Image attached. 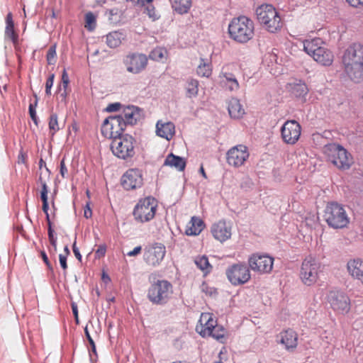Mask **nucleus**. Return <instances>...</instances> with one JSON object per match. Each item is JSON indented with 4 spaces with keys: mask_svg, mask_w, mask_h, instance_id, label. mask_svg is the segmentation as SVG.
Returning a JSON list of instances; mask_svg holds the SVG:
<instances>
[{
    "mask_svg": "<svg viewBox=\"0 0 363 363\" xmlns=\"http://www.w3.org/2000/svg\"><path fill=\"white\" fill-rule=\"evenodd\" d=\"M132 1L134 4L140 6H144L145 4H150L152 0H130Z\"/></svg>",
    "mask_w": 363,
    "mask_h": 363,
    "instance_id": "nucleus-56",
    "label": "nucleus"
},
{
    "mask_svg": "<svg viewBox=\"0 0 363 363\" xmlns=\"http://www.w3.org/2000/svg\"><path fill=\"white\" fill-rule=\"evenodd\" d=\"M157 207V201L152 196L140 199L133 211L134 219L142 223L150 221L155 216Z\"/></svg>",
    "mask_w": 363,
    "mask_h": 363,
    "instance_id": "nucleus-9",
    "label": "nucleus"
},
{
    "mask_svg": "<svg viewBox=\"0 0 363 363\" xmlns=\"http://www.w3.org/2000/svg\"><path fill=\"white\" fill-rule=\"evenodd\" d=\"M197 74L201 77H208L211 74V66L210 63L206 62L203 59L196 69Z\"/></svg>",
    "mask_w": 363,
    "mask_h": 363,
    "instance_id": "nucleus-36",
    "label": "nucleus"
},
{
    "mask_svg": "<svg viewBox=\"0 0 363 363\" xmlns=\"http://www.w3.org/2000/svg\"><path fill=\"white\" fill-rule=\"evenodd\" d=\"M344 71L351 81H363V45L358 43L351 44L342 57Z\"/></svg>",
    "mask_w": 363,
    "mask_h": 363,
    "instance_id": "nucleus-1",
    "label": "nucleus"
},
{
    "mask_svg": "<svg viewBox=\"0 0 363 363\" xmlns=\"http://www.w3.org/2000/svg\"><path fill=\"white\" fill-rule=\"evenodd\" d=\"M327 302L336 314L345 315L350 311V298L343 291L335 290L329 291L327 294Z\"/></svg>",
    "mask_w": 363,
    "mask_h": 363,
    "instance_id": "nucleus-11",
    "label": "nucleus"
},
{
    "mask_svg": "<svg viewBox=\"0 0 363 363\" xmlns=\"http://www.w3.org/2000/svg\"><path fill=\"white\" fill-rule=\"evenodd\" d=\"M328 160L340 169H348L352 164L351 155L345 148L335 143L325 147Z\"/></svg>",
    "mask_w": 363,
    "mask_h": 363,
    "instance_id": "nucleus-8",
    "label": "nucleus"
},
{
    "mask_svg": "<svg viewBox=\"0 0 363 363\" xmlns=\"http://www.w3.org/2000/svg\"><path fill=\"white\" fill-rule=\"evenodd\" d=\"M250 153L247 146L238 145L227 152V162L229 165L239 167L248 159Z\"/></svg>",
    "mask_w": 363,
    "mask_h": 363,
    "instance_id": "nucleus-16",
    "label": "nucleus"
},
{
    "mask_svg": "<svg viewBox=\"0 0 363 363\" xmlns=\"http://www.w3.org/2000/svg\"><path fill=\"white\" fill-rule=\"evenodd\" d=\"M40 256H41L43 262L48 267V268L52 271L53 269L52 266L48 259L46 252L44 250L40 251Z\"/></svg>",
    "mask_w": 363,
    "mask_h": 363,
    "instance_id": "nucleus-49",
    "label": "nucleus"
},
{
    "mask_svg": "<svg viewBox=\"0 0 363 363\" xmlns=\"http://www.w3.org/2000/svg\"><path fill=\"white\" fill-rule=\"evenodd\" d=\"M84 216L86 218H89L92 216V211L89 206V203H87L84 211Z\"/></svg>",
    "mask_w": 363,
    "mask_h": 363,
    "instance_id": "nucleus-54",
    "label": "nucleus"
},
{
    "mask_svg": "<svg viewBox=\"0 0 363 363\" xmlns=\"http://www.w3.org/2000/svg\"><path fill=\"white\" fill-rule=\"evenodd\" d=\"M40 199L42 200L43 203H48V194L40 193Z\"/></svg>",
    "mask_w": 363,
    "mask_h": 363,
    "instance_id": "nucleus-62",
    "label": "nucleus"
},
{
    "mask_svg": "<svg viewBox=\"0 0 363 363\" xmlns=\"http://www.w3.org/2000/svg\"><path fill=\"white\" fill-rule=\"evenodd\" d=\"M56 236L54 234V230H50V232H48V238H49V240L51 239V238H54Z\"/></svg>",
    "mask_w": 363,
    "mask_h": 363,
    "instance_id": "nucleus-63",
    "label": "nucleus"
},
{
    "mask_svg": "<svg viewBox=\"0 0 363 363\" xmlns=\"http://www.w3.org/2000/svg\"><path fill=\"white\" fill-rule=\"evenodd\" d=\"M195 264L198 268L206 272H209L212 267L209 264L208 259L206 256H199L195 259Z\"/></svg>",
    "mask_w": 363,
    "mask_h": 363,
    "instance_id": "nucleus-35",
    "label": "nucleus"
},
{
    "mask_svg": "<svg viewBox=\"0 0 363 363\" xmlns=\"http://www.w3.org/2000/svg\"><path fill=\"white\" fill-rule=\"evenodd\" d=\"M156 133L158 136L170 140L175 133L174 124L172 122L158 121L156 124Z\"/></svg>",
    "mask_w": 363,
    "mask_h": 363,
    "instance_id": "nucleus-23",
    "label": "nucleus"
},
{
    "mask_svg": "<svg viewBox=\"0 0 363 363\" xmlns=\"http://www.w3.org/2000/svg\"><path fill=\"white\" fill-rule=\"evenodd\" d=\"M313 60L323 66H330L333 62V52L326 48H323L313 57Z\"/></svg>",
    "mask_w": 363,
    "mask_h": 363,
    "instance_id": "nucleus-29",
    "label": "nucleus"
},
{
    "mask_svg": "<svg viewBox=\"0 0 363 363\" xmlns=\"http://www.w3.org/2000/svg\"><path fill=\"white\" fill-rule=\"evenodd\" d=\"M6 28L4 35L5 37L11 40L13 44H16L18 41V35L16 33L14 29V22L13 16L9 12L6 16Z\"/></svg>",
    "mask_w": 363,
    "mask_h": 363,
    "instance_id": "nucleus-28",
    "label": "nucleus"
},
{
    "mask_svg": "<svg viewBox=\"0 0 363 363\" xmlns=\"http://www.w3.org/2000/svg\"><path fill=\"white\" fill-rule=\"evenodd\" d=\"M144 111L135 106H128L123 110L122 113L110 116L106 118L103 123L102 132L108 129L115 130L114 133L119 135L123 133L127 125H133L144 118Z\"/></svg>",
    "mask_w": 363,
    "mask_h": 363,
    "instance_id": "nucleus-2",
    "label": "nucleus"
},
{
    "mask_svg": "<svg viewBox=\"0 0 363 363\" xmlns=\"http://www.w3.org/2000/svg\"><path fill=\"white\" fill-rule=\"evenodd\" d=\"M55 74H51L46 80L45 82V94L47 95L51 94V88L53 86Z\"/></svg>",
    "mask_w": 363,
    "mask_h": 363,
    "instance_id": "nucleus-42",
    "label": "nucleus"
},
{
    "mask_svg": "<svg viewBox=\"0 0 363 363\" xmlns=\"http://www.w3.org/2000/svg\"><path fill=\"white\" fill-rule=\"evenodd\" d=\"M60 172L61 176L63 178H66L67 177L68 170H67V167L65 165V159L64 158L60 161Z\"/></svg>",
    "mask_w": 363,
    "mask_h": 363,
    "instance_id": "nucleus-48",
    "label": "nucleus"
},
{
    "mask_svg": "<svg viewBox=\"0 0 363 363\" xmlns=\"http://www.w3.org/2000/svg\"><path fill=\"white\" fill-rule=\"evenodd\" d=\"M39 182H40L41 186H42L40 193L48 194V186L46 184V182L43 180L41 176H40V177H39Z\"/></svg>",
    "mask_w": 363,
    "mask_h": 363,
    "instance_id": "nucleus-57",
    "label": "nucleus"
},
{
    "mask_svg": "<svg viewBox=\"0 0 363 363\" xmlns=\"http://www.w3.org/2000/svg\"><path fill=\"white\" fill-rule=\"evenodd\" d=\"M84 333H85V336L91 346V351L96 354V345H95V343H94V340L92 339V337H91L90 334H89V332L88 330V328L87 327H86L84 328Z\"/></svg>",
    "mask_w": 363,
    "mask_h": 363,
    "instance_id": "nucleus-43",
    "label": "nucleus"
},
{
    "mask_svg": "<svg viewBox=\"0 0 363 363\" xmlns=\"http://www.w3.org/2000/svg\"><path fill=\"white\" fill-rule=\"evenodd\" d=\"M165 254V246L162 243L155 242L145 248L143 259L148 265L157 267L163 260Z\"/></svg>",
    "mask_w": 363,
    "mask_h": 363,
    "instance_id": "nucleus-14",
    "label": "nucleus"
},
{
    "mask_svg": "<svg viewBox=\"0 0 363 363\" xmlns=\"http://www.w3.org/2000/svg\"><path fill=\"white\" fill-rule=\"evenodd\" d=\"M228 281L234 286L247 283L251 278L249 267L245 263L233 264L226 269Z\"/></svg>",
    "mask_w": 363,
    "mask_h": 363,
    "instance_id": "nucleus-12",
    "label": "nucleus"
},
{
    "mask_svg": "<svg viewBox=\"0 0 363 363\" xmlns=\"http://www.w3.org/2000/svg\"><path fill=\"white\" fill-rule=\"evenodd\" d=\"M204 222L198 217H192L191 220V226L186 230V233L188 235H197L204 228Z\"/></svg>",
    "mask_w": 363,
    "mask_h": 363,
    "instance_id": "nucleus-31",
    "label": "nucleus"
},
{
    "mask_svg": "<svg viewBox=\"0 0 363 363\" xmlns=\"http://www.w3.org/2000/svg\"><path fill=\"white\" fill-rule=\"evenodd\" d=\"M72 313L74 315L76 322L78 323V308L76 303L72 302L71 304Z\"/></svg>",
    "mask_w": 363,
    "mask_h": 363,
    "instance_id": "nucleus-58",
    "label": "nucleus"
},
{
    "mask_svg": "<svg viewBox=\"0 0 363 363\" xmlns=\"http://www.w3.org/2000/svg\"><path fill=\"white\" fill-rule=\"evenodd\" d=\"M72 250H73V252H74V256L76 257V258L79 261L81 262L82 261V255L80 254V252H79L78 247H77L76 241H74V242L72 245Z\"/></svg>",
    "mask_w": 363,
    "mask_h": 363,
    "instance_id": "nucleus-53",
    "label": "nucleus"
},
{
    "mask_svg": "<svg viewBox=\"0 0 363 363\" xmlns=\"http://www.w3.org/2000/svg\"><path fill=\"white\" fill-rule=\"evenodd\" d=\"M347 2L352 7H357L363 5V0H346Z\"/></svg>",
    "mask_w": 363,
    "mask_h": 363,
    "instance_id": "nucleus-55",
    "label": "nucleus"
},
{
    "mask_svg": "<svg viewBox=\"0 0 363 363\" xmlns=\"http://www.w3.org/2000/svg\"><path fill=\"white\" fill-rule=\"evenodd\" d=\"M62 85H63V88H64L65 91L63 93L61 94V96L63 97H65L66 94H67L66 89L67 88L69 82V77H68L67 73L65 69H64L62 74Z\"/></svg>",
    "mask_w": 363,
    "mask_h": 363,
    "instance_id": "nucleus-44",
    "label": "nucleus"
},
{
    "mask_svg": "<svg viewBox=\"0 0 363 363\" xmlns=\"http://www.w3.org/2000/svg\"><path fill=\"white\" fill-rule=\"evenodd\" d=\"M43 167H45V169H46V171L50 174V170L48 169V168L46 167V163L41 158L39 161V168L40 169H42Z\"/></svg>",
    "mask_w": 363,
    "mask_h": 363,
    "instance_id": "nucleus-61",
    "label": "nucleus"
},
{
    "mask_svg": "<svg viewBox=\"0 0 363 363\" xmlns=\"http://www.w3.org/2000/svg\"><path fill=\"white\" fill-rule=\"evenodd\" d=\"M42 208H43V212L45 213V216H50L49 215V213H48V210H49V205H48V203H43V206H42Z\"/></svg>",
    "mask_w": 363,
    "mask_h": 363,
    "instance_id": "nucleus-59",
    "label": "nucleus"
},
{
    "mask_svg": "<svg viewBox=\"0 0 363 363\" xmlns=\"http://www.w3.org/2000/svg\"><path fill=\"white\" fill-rule=\"evenodd\" d=\"M60 264L61 267L65 271L67 269V257L62 254L59 255Z\"/></svg>",
    "mask_w": 363,
    "mask_h": 363,
    "instance_id": "nucleus-51",
    "label": "nucleus"
},
{
    "mask_svg": "<svg viewBox=\"0 0 363 363\" xmlns=\"http://www.w3.org/2000/svg\"><path fill=\"white\" fill-rule=\"evenodd\" d=\"M320 264L313 257L308 256L302 262L299 277L301 281L306 286H311L318 278Z\"/></svg>",
    "mask_w": 363,
    "mask_h": 363,
    "instance_id": "nucleus-10",
    "label": "nucleus"
},
{
    "mask_svg": "<svg viewBox=\"0 0 363 363\" xmlns=\"http://www.w3.org/2000/svg\"><path fill=\"white\" fill-rule=\"evenodd\" d=\"M259 23L269 33H274L282 27V22L279 13L271 4H262L256 9Z\"/></svg>",
    "mask_w": 363,
    "mask_h": 363,
    "instance_id": "nucleus-5",
    "label": "nucleus"
},
{
    "mask_svg": "<svg viewBox=\"0 0 363 363\" xmlns=\"http://www.w3.org/2000/svg\"><path fill=\"white\" fill-rule=\"evenodd\" d=\"M106 252V245L105 244L101 245L99 246L98 249L96 250V257L97 258H101L105 256Z\"/></svg>",
    "mask_w": 363,
    "mask_h": 363,
    "instance_id": "nucleus-45",
    "label": "nucleus"
},
{
    "mask_svg": "<svg viewBox=\"0 0 363 363\" xmlns=\"http://www.w3.org/2000/svg\"><path fill=\"white\" fill-rule=\"evenodd\" d=\"M200 325L196 326V331L203 337L210 336L216 325V321L208 313H202L199 320Z\"/></svg>",
    "mask_w": 363,
    "mask_h": 363,
    "instance_id": "nucleus-20",
    "label": "nucleus"
},
{
    "mask_svg": "<svg viewBox=\"0 0 363 363\" xmlns=\"http://www.w3.org/2000/svg\"><path fill=\"white\" fill-rule=\"evenodd\" d=\"M164 165L174 167L178 171L182 172L185 169L186 161L184 157L170 153L167 156Z\"/></svg>",
    "mask_w": 363,
    "mask_h": 363,
    "instance_id": "nucleus-27",
    "label": "nucleus"
},
{
    "mask_svg": "<svg viewBox=\"0 0 363 363\" xmlns=\"http://www.w3.org/2000/svg\"><path fill=\"white\" fill-rule=\"evenodd\" d=\"M96 26V18L95 15L92 12H88L85 15V28L92 31Z\"/></svg>",
    "mask_w": 363,
    "mask_h": 363,
    "instance_id": "nucleus-38",
    "label": "nucleus"
},
{
    "mask_svg": "<svg viewBox=\"0 0 363 363\" xmlns=\"http://www.w3.org/2000/svg\"><path fill=\"white\" fill-rule=\"evenodd\" d=\"M142 247L137 246L133 250L127 252L126 255L128 257H135L141 252Z\"/></svg>",
    "mask_w": 363,
    "mask_h": 363,
    "instance_id": "nucleus-52",
    "label": "nucleus"
},
{
    "mask_svg": "<svg viewBox=\"0 0 363 363\" xmlns=\"http://www.w3.org/2000/svg\"><path fill=\"white\" fill-rule=\"evenodd\" d=\"M56 57V48L55 46H51L46 55V59L49 65H53L55 62V58Z\"/></svg>",
    "mask_w": 363,
    "mask_h": 363,
    "instance_id": "nucleus-41",
    "label": "nucleus"
},
{
    "mask_svg": "<svg viewBox=\"0 0 363 363\" xmlns=\"http://www.w3.org/2000/svg\"><path fill=\"white\" fill-rule=\"evenodd\" d=\"M49 241H50L51 245L53 247L54 250L56 251L57 250V237L50 239Z\"/></svg>",
    "mask_w": 363,
    "mask_h": 363,
    "instance_id": "nucleus-60",
    "label": "nucleus"
},
{
    "mask_svg": "<svg viewBox=\"0 0 363 363\" xmlns=\"http://www.w3.org/2000/svg\"><path fill=\"white\" fill-rule=\"evenodd\" d=\"M143 184V174L139 169H129L122 176L121 185L125 190L136 189L140 188Z\"/></svg>",
    "mask_w": 363,
    "mask_h": 363,
    "instance_id": "nucleus-17",
    "label": "nucleus"
},
{
    "mask_svg": "<svg viewBox=\"0 0 363 363\" xmlns=\"http://www.w3.org/2000/svg\"><path fill=\"white\" fill-rule=\"evenodd\" d=\"M211 232L216 240L223 242L231 237V225L224 220H220L212 225Z\"/></svg>",
    "mask_w": 363,
    "mask_h": 363,
    "instance_id": "nucleus-19",
    "label": "nucleus"
},
{
    "mask_svg": "<svg viewBox=\"0 0 363 363\" xmlns=\"http://www.w3.org/2000/svg\"><path fill=\"white\" fill-rule=\"evenodd\" d=\"M147 14L150 18H152L153 20L157 19L158 16H157L155 11V8L152 5H148L146 8Z\"/></svg>",
    "mask_w": 363,
    "mask_h": 363,
    "instance_id": "nucleus-47",
    "label": "nucleus"
},
{
    "mask_svg": "<svg viewBox=\"0 0 363 363\" xmlns=\"http://www.w3.org/2000/svg\"><path fill=\"white\" fill-rule=\"evenodd\" d=\"M191 6V0H177L172 5L174 10L179 14L186 13Z\"/></svg>",
    "mask_w": 363,
    "mask_h": 363,
    "instance_id": "nucleus-33",
    "label": "nucleus"
},
{
    "mask_svg": "<svg viewBox=\"0 0 363 363\" xmlns=\"http://www.w3.org/2000/svg\"><path fill=\"white\" fill-rule=\"evenodd\" d=\"M347 269L350 275L363 284V260L359 258L347 262Z\"/></svg>",
    "mask_w": 363,
    "mask_h": 363,
    "instance_id": "nucleus-22",
    "label": "nucleus"
},
{
    "mask_svg": "<svg viewBox=\"0 0 363 363\" xmlns=\"http://www.w3.org/2000/svg\"><path fill=\"white\" fill-rule=\"evenodd\" d=\"M64 251H65V255H66V257H67V256L70 254V251H69V247H68V246H67V245H66V246L64 247Z\"/></svg>",
    "mask_w": 363,
    "mask_h": 363,
    "instance_id": "nucleus-64",
    "label": "nucleus"
},
{
    "mask_svg": "<svg viewBox=\"0 0 363 363\" xmlns=\"http://www.w3.org/2000/svg\"><path fill=\"white\" fill-rule=\"evenodd\" d=\"M279 342L284 345L287 350L296 348L298 345V335L292 329H287L281 332L279 335Z\"/></svg>",
    "mask_w": 363,
    "mask_h": 363,
    "instance_id": "nucleus-21",
    "label": "nucleus"
},
{
    "mask_svg": "<svg viewBox=\"0 0 363 363\" xmlns=\"http://www.w3.org/2000/svg\"><path fill=\"white\" fill-rule=\"evenodd\" d=\"M58 117L57 113H52L49 118V130L50 133L52 136L55 135V134L60 130L58 125Z\"/></svg>",
    "mask_w": 363,
    "mask_h": 363,
    "instance_id": "nucleus-37",
    "label": "nucleus"
},
{
    "mask_svg": "<svg viewBox=\"0 0 363 363\" xmlns=\"http://www.w3.org/2000/svg\"><path fill=\"white\" fill-rule=\"evenodd\" d=\"M301 132V125L295 120L286 121L281 128L282 140L289 145L296 143L300 138Z\"/></svg>",
    "mask_w": 363,
    "mask_h": 363,
    "instance_id": "nucleus-15",
    "label": "nucleus"
},
{
    "mask_svg": "<svg viewBox=\"0 0 363 363\" xmlns=\"http://www.w3.org/2000/svg\"><path fill=\"white\" fill-rule=\"evenodd\" d=\"M186 96L189 98L195 97L199 91V82L194 79H189L186 85Z\"/></svg>",
    "mask_w": 363,
    "mask_h": 363,
    "instance_id": "nucleus-34",
    "label": "nucleus"
},
{
    "mask_svg": "<svg viewBox=\"0 0 363 363\" xmlns=\"http://www.w3.org/2000/svg\"><path fill=\"white\" fill-rule=\"evenodd\" d=\"M323 44V41L319 38L306 40L303 42V50L308 55L313 57L318 52V50L325 47Z\"/></svg>",
    "mask_w": 363,
    "mask_h": 363,
    "instance_id": "nucleus-26",
    "label": "nucleus"
},
{
    "mask_svg": "<svg viewBox=\"0 0 363 363\" xmlns=\"http://www.w3.org/2000/svg\"><path fill=\"white\" fill-rule=\"evenodd\" d=\"M115 130L108 129L103 132L106 137L113 138L111 144V149L113 154L117 157L122 160H128L132 158L135 155V138L129 134H123L119 135L114 133Z\"/></svg>",
    "mask_w": 363,
    "mask_h": 363,
    "instance_id": "nucleus-3",
    "label": "nucleus"
},
{
    "mask_svg": "<svg viewBox=\"0 0 363 363\" xmlns=\"http://www.w3.org/2000/svg\"><path fill=\"white\" fill-rule=\"evenodd\" d=\"M249 267L259 274H269L272 272L274 258L267 255L253 254L248 259Z\"/></svg>",
    "mask_w": 363,
    "mask_h": 363,
    "instance_id": "nucleus-13",
    "label": "nucleus"
},
{
    "mask_svg": "<svg viewBox=\"0 0 363 363\" xmlns=\"http://www.w3.org/2000/svg\"><path fill=\"white\" fill-rule=\"evenodd\" d=\"M254 30L253 21L245 16L233 18L228 25L230 38L240 43H245L251 40L254 35Z\"/></svg>",
    "mask_w": 363,
    "mask_h": 363,
    "instance_id": "nucleus-4",
    "label": "nucleus"
},
{
    "mask_svg": "<svg viewBox=\"0 0 363 363\" xmlns=\"http://www.w3.org/2000/svg\"><path fill=\"white\" fill-rule=\"evenodd\" d=\"M150 56L152 59L160 60L163 58V51L161 49H155L154 50L151 54Z\"/></svg>",
    "mask_w": 363,
    "mask_h": 363,
    "instance_id": "nucleus-46",
    "label": "nucleus"
},
{
    "mask_svg": "<svg viewBox=\"0 0 363 363\" xmlns=\"http://www.w3.org/2000/svg\"><path fill=\"white\" fill-rule=\"evenodd\" d=\"M228 109L230 117L233 118H240L245 113L242 104L236 98L230 100Z\"/></svg>",
    "mask_w": 363,
    "mask_h": 363,
    "instance_id": "nucleus-30",
    "label": "nucleus"
},
{
    "mask_svg": "<svg viewBox=\"0 0 363 363\" xmlns=\"http://www.w3.org/2000/svg\"><path fill=\"white\" fill-rule=\"evenodd\" d=\"M287 89L291 95L302 100H305L308 92L307 85L301 80L289 83L287 86Z\"/></svg>",
    "mask_w": 363,
    "mask_h": 363,
    "instance_id": "nucleus-24",
    "label": "nucleus"
},
{
    "mask_svg": "<svg viewBox=\"0 0 363 363\" xmlns=\"http://www.w3.org/2000/svg\"><path fill=\"white\" fill-rule=\"evenodd\" d=\"M324 218L327 224L334 229L344 228L350 223V218L344 206L337 202H330L327 204Z\"/></svg>",
    "mask_w": 363,
    "mask_h": 363,
    "instance_id": "nucleus-7",
    "label": "nucleus"
},
{
    "mask_svg": "<svg viewBox=\"0 0 363 363\" xmlns=\"http://www.w3.org/2000/svg\"><path fill=\"white\" fill-rule=\"evenodd\" d=\"M34 97H35V101L33 103L30 104L28 111H29V114H30V116L32 121L36 125H38V118L36 115L35 109H36V107L38 105V98L36 94H34Z\"/></svg>",
    "mask_w": 363,
    "mask_h": 363,
    "instance_id": "nucleus-39",
    "label": "nucleus"
},
{
    "mask_svg": "<svg viewBox=\"0 0 363 363\" xmlns=\"http://www.w3.org/2000/svg\"><path fill=\"white\" fill-rule=\"evenodd\" d=\"M123 38H124V35L121 32H119V31L111 32L108 34H107L106 36V45L110 48H116L121 45Z\"/></svg>",
    "mask_w": 363,
    "mask_h": 363,
    "instance_id": "nucleus-32",
    "label": "nucleus"
},
{
    "mask_svg": "<svg viewBox=\"0 0 363 363\" xmlns=\"http://www.w3.org/2000/svg\"><path fill=\"white\" fill-rule=\"evenodd\" d=\"M121 104L120 103L110 104L106 108L108 112H114L120 109Z\"/></svg>",
    "mask_w": 363,
    "mask_h": 363,
    "instance_id": "nucleus-50",
    "label": "nucleus"
},
{
    "mask_svg": "<svg viewBox=\"0 0 363 363\" xmlns=\"http://www.w3.org/2000/svg\"><path fill=\"white\" fill-rule=\"evenodd\" d=\"M173 294V286L167 280L157 279L150 283L147 289L148 300L155 305L166 304Z\"/></svg>",
    "mask_w": 363,
    "mask_h": 363,
    "instance_id": "nucleus-6",
    "label": "nucleus"
},
{
    "mask_svg": "<svg viewBox=\"0 0 363 363\" xmlns=\"http://www.w3.org/2000/svg\"><path fill=\"white\" fill-rule=\"evenodd\" d=\"M225 329L222 325H216L210 336H212L216 340L222 342V339L225 337Z\"/></svg>",
    "mask_w": 363,
    "mask_h": 363,
    "instance_id": "nucleus-40",
    "label": "nucleus"
},
{
    "mask_svg": "<svg viewBox=\"0 0 363 363\" xmlns=\"http://www.w3.org/2000/svg\"><path fill=\"white\" fill-rule=\"evenodd\" d=\"M220 77L221 78L220 84L223 86L225 87L226 89L230 91H236L239 89V82L233 73L222 72Z\"/></svg>",
    "mask_w": 363,
    "mask_h": 363,
    "instance_id": "nucleus-25",
    "label": "nucleus"
},
{
    "mask_svg": "<svg viewBox=\"0 0 363 363\" xmlns=\"http://www.w3.org/2000/svg\"><path fill=\"white\" fill-rule=\"evenodd\" d=\"M123 62L128 72L138 74L146 67L147 58L145 55L133 53L127 55Z\"/></svg>",
    "mask_w": 363,
    "mask_h": 363,
    "instance_id": "nucleus-18",
    "label": "nucleus"
}]
</instances>
